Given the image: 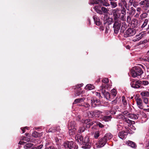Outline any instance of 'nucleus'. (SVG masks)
I'll list each match as a JSON object with an SVG mask.
<instances>
[{
  "label": "nucleus",
  "instance_id": "obj_1",
  "mask_svg": "<svg viewBox=\"0 0 149 149\" xmlns=\"http://www.w3.org/2000/svg\"><path fill=\"white\" fill-rule=\"evenodd\" d=\"M143 72V71L138 66L133 67L130 70L131 74L133 77L141 75Z\"/></svg>",
  "mask_w": 149,
  "mask_h": 149
},
{
  "label": "nucleus",
  "instance_id": "obj_2",
  "mask_svg": "<svg viewBox=\"0 0 149 149\" xmlns=\"http://www.w3.org/2000/svg\"><path fill=\"white\" fill-rule=\"evenodd\" d=\"M64 147L65 148L69 149H78V147L75 146V143L72 141H66L63 144Z\"/></svg>",
  "mask_w": 149,
  "mask_h": 149
},
{
  "label": "nucleus",
  "instance_id": "obj_3",
  "mask_svg": "<svg viewBox=\"0 0 149 149\" xmlns=\"http://www.w3.org/2000/svg\"><path fill=\"white\" fill-rule=\"evenodd\" d=\"M89 137L88 136L85 137L84 140H83V143L81 144L83 145L81 147L84 149L89 148L91 147V143L89 142Z\"/></svg>",
  "mask_w": 149,
  "mask_h": 149
},
{
  "label": "nucleus",
  "instance_id": "obj_4",
  "mask_svg": "<svg viewBox=\"0 0 149 149\" xmlns=\"http://www.w3.org/2000/svg\"><path fill=\"white\" fill-rule=\"evenodd\" d=\"M75 123L71 122L68 127L69 132L70 135H73L75 133L76 128L75 127Z\"/></svg>",
  "mask_w": 149,
  "mask_h": 149
},
{
  "label": "nucleus",
  "instance_id": "obj_5",
  "mask_svg": "<svg viewBox=\"0 0 149 149\" xmlns=\"http://www.w3.org/2000/svg\"><path fill=\"white\" fill-rule=\"evenodd\" d=\"M115 22L114 24L113 27L115 33H117L120 27V22L118 21V20H115Z\"/></svg>",
  "mask_w": 149,
  "mask_h": 149
},
{
  "label": "nucleus",
  "instance_id": "obj_6",
  "mask_svg": "<svg viewBox=\"0 0 149 149\" xmlns=\"http://www.w3.org/2000/svg\"><path fill=\"white\" fill-rule=\"evenodd\" d=\"M136 33V31L133 29H128L125 31L124 36L125 37H127L133 36Z\"/></svg>",
  "mask_w": 149,
  "mask_h": 149
},
{
  "label": "nucleus",
  "instance_id": "obj_7",
  "mask_svg": "<svg viewBox=\"0 0 149 149\" xmlns=\"http://www.w3.org/2000/svg\"><path fill=\"white\" fill-rule=\"evenodd\" d=\"M112 13L113 15V17L114 20H118L120 17V13H119V10L117 8L112 10Z\"/></svg>",
  "mask_w": 149,
  "mask_h": 149
},
{
  "label": "nucleus",
  "instance_id": "obj_8",
  "mask_svg": "<svg viewBox=\"0 0 149 149\" xmlns=\"http://www.w3.org/2000/svg\"><path fill=\"white\" fill-rule=\"evenodd\" d=\"M105 86L104 85H102L100 87V90L101 91L102 93L104 95L105 97L108 100H109L111 98V95L108 92H105V90L104 89Z\"/></svg>",
  "mask_w": 149,
  "mask_h": 149
},
{
  "label": "nucleus",
  "instance_id": "obj_9",
  "mask_svg": "<svg viewBox=\"0 0 149 149\" xmlns=\"http://www.w3.org/2000/svg\"><path fill=\"white\" fill-rule=\"evenodd\" d=\"M107 140L104 137L101 139L97 144V146L98 148H100L104 146L106 143Z\"/></svg>",
  "mask_w": 149,
  "mask_h": 149
},
{
  "label": "nucleus",
  "instance_id": "obj_10",
  "mask_svg": "<svg viewBox=\"0 0 149 149\" xmlns=\"http://www.w3.org/2000/svg\"><path fill=\"white\" fill-rule=\"evenodd\" d=\"M143 113L142 112L140 111L139 114L138 113L137 114L138 116L135 114H131L129 115V116L128 117H130L131 118H132L133 119H137L139 116L141 115V113ZM125 115V116L129 115V113L127 111H125L123 113Z\"/></svg>",
  "mask_w": 149,
  "mask_h": 149
},
{
  "label": "nucleus",
  "instance_id": "obj_11",
  "mask_svg": "<svg viewBox=\"0 0 149 149\" xmlns=\"http://www.w3.org/2000/svg\"><path fill=\"white\" fill-rule=\"evenodd\" d=\"M131 86L134 88H141L140 81H134L131 83Z\"/></svg>",
  "mask_w": 149,
  "mask_h": 149
},
{
  "label": "nucleus",
  "instance_id": "obj_12",
  "mask_svg": "<svg viewBox=\"0 0 149 149\" xmlns=\"http://www.w3.org/2000/svg\"><path fill=\"white\" fill-rule=\"evenodd\" d=\"M136 100L138 107L140 109H143L144 107L143 105L142 101L141 98L137 97L136 98Z\"/></svg>",
  "mask_w": 149,
  "mask_h": 149
},
{
  "label": "nucleus",
  "instance_id": "obj_13",
  "mask_svg": "<svg viewBox=\"0 0 149 149\" xmlns=\"http://www.w3.org/2000/svg\"><path fill=\"white\" fill-rule=\"evenodd\" d=\"M102 113V112L97 110L91 112L90 114L92 115V116H95L96 117H100L101 118V117L102 116L101 115Z\"/></svg>",
  "mask_w": 149,
  "mask_h": 149
},
{
  "label": "nucleus",
  "instance_id": "obj_14",
  "mask_svg": "<svg viewBox=\"0 0 149 149\" xmlns=\"http://www.w3.org/2000/svg\"><path fill=\"white\" fill-rule=\"evenodd\" d=\"M143 34V33L141 32L139 34L136 35L135 37L134 38L133 41L135 42L139 40L142 38Z\"/></svg>",
  "mask_w": 149,
  "mask_h": 149
},
{
  "label": "nucleus",
  "instance_id": "obj_15",
  "mask_svg": "<svg viewBox=\"0 0 149 149\" xmlns=\"http://www.w3.org/2000/svg\"><path fill=\"white\" fill-rule=\"evenodd\" d=\"M83 86V84H78L75 86L74 89L75 92L76 93L77 95H79L81 92V89L80 87Z\"/></svg>",
  "mask_w": 149,
  "mask_h": 149
},
{
  "label": "nucleus",
  "instance_id": "obj_16",
  "mask_svg": "<svg viewBox=\"0 0 149 149\" xmlns=\"http://www.w3.org/2000/svg\"><path fill=\"white\" fill-rule=\"evenodd\" d=\"M127 134V132L123 131L119 133L118 134V136L120 138L122 139H123L126 138V136Z\"/></svg>",
  "mask_w": 149,
  "mask_h": 149
},
{
  "label": "nucleus",
  "instance_id": "obj_17",
  "mask_svg": "<svg viewBox=\"0 0 149 149\" xmlns=\"http://www.w3.org/2000/svg\"><path fill=\"white\" fill-rule=\"evenodd\" d=\"M139 5L140 6H144L148 8L149 7V0L142 1L139 3Z\"/></svg>",
  "mask_w": 149,
  "mask_h": 149
},
{
  "label": "nucleus",
  "instance_id": "obj_18",
  "mask_svg": "<svg viewBox=\"0 0 149 149\" xmlns=\"http://www.w3.org/2000/svg\"><path fill=\"white\" fill-rule=\"evenodd\" d=\"M117 118L118 119H121L127 123H128L130 121V120H129L127 118L125 117L122 114H119L117 115Z\"/></svg>",
  "mask_w": 149,
  "mask_h": 149
},
{
  "label": "nucleus",
  "instance_id": "obj_19",
  "mask_svg": "<svg viewBox=\"0 0 149 149\" xmlns=\"http://www.w3.org/2000/svg\"><path fill=\"white\" fill-rule=\"evenodd\" d=\"M76 141L79 143L81 144L83 142V137L80 135H77L75 137Z\"/></svg>",
  "mask_w": 149,
  "mask_h": 149
},
{
  "label": "nucleus",
  "instance_id": "obj_20",
  "mask_svg": "<svg viewBox=\"0 0 149 149\" xmlns=\"http://www.w3.org/2000/svg\"><path fill=\"white\" fill-rule=\"evenodd\" d=\"M93 19L97 25L98 26L100 25L101 24V22L100 21L99 18L97 16L95 15L93 17Z\"/></svg>",
  "mask_w": 149,
  "mask_h": 149
},
{
  "label": "nucleus",
  "instance_id": "obj_21",
  "mask_svg": "<svg viewBox=\"0 0 149 149\" xmlns=\"http://www.w3.org/2000/svg\"><path fill=\"white\" fill-rule=\"evenodd\" d=\"M102 3L101 0H91L89 2L90 4H99Z\"/></svg>",
  "mask_w": 149,
  "mask_h": 149
},
{
  "label": "nucleus",
  "instance_id": "obj_22",
  "mask_svg": "<svg viewBox=\"0 0 149 149\" xmlns=\"http://www.w3.org/2000/svg\"><path fill=\"white\" fill-rule=\"evenodd\" d=\"M101 118L105 121H109L111 120V116H104L101 117Z\"/></svg>",
  "mask_w": 149,
  "mask_h": 149
},
{
  "label": "nucleus",
  "instance_id": "obj_23",
  "mask_svg": "<svg viewBox=\"0 0 149 149\" xmlns=\"http://www.w3.org/2000/svg\"><path fill=\"white\" fill-rule=\"evenodd\" d=\"M103 137L106 139L107 141L108 140H109L112 138V135L111 134L109 133L106 134Z\"/></svg>",
  "mask_w": 149,
  "mask_h": 149
},
{
  "label": "nucleus",
  "instance_id": "obj_24",
  "mask_svg": "<svg viewBox=\"0 0 149 149\" xmlns=\"http://www.w3.org/2000/svg\"><path fill=\"white\" fill-rule=\"evenodd\" d=\"M100 6H95L94 7V9L96 11V12L100 14H102V12L100 10Z\"/></svg>",
  "mask_w": 149,
  "mask_h": 149
},
{
  "label": "nucleus",
  "instance_id": "obj_25",
  "mask_svg": "<svg viewBox=\"0 0 149 149\" xmlns=\"http://www.w3.org/2000/svg\"><path fill=\"white\" fill-rule=\"evenodd\" d=\"M128 145L132 148H135L136 147V145L135 143L133 142L129 141L127 142Z\"/></svg>",
  "mask_w": 149,
  "mask_h": 149
},
{
  "label": "nucleus",
  "instance_id": "obj_26",
  "mask_svg": "<svg viewBox=\"0 0 149 149\" xmlns=\"http://www.w3.org/2000/svg\"><path fill=\"white\" fill-rule=\"evenodd\" d=\"M140 84L141 86V88H143L142 85L146 86L149 84V82L147 81H140Z\"/></svg>",
  "mask_w": 149,
  "mask_h": 149
},
{
  "label": "nucleus",
  "instance_id": "obj_27",
  "mask_svg": "<svg viewBox=\"0 0 149 149\" xmlns=\"http://www.w3.org/2000/svg\"><path fill=\"white\" fill-rule=\"evenodd\" d=\"M94 88V86L91 84H88L85 87V88L86 89H88L89 90H91L93 89Z\"/></svg>",
  "mask_w": 149,
  "mask_h": 149
},
{
  "label": "nucleus",
  "instance_id": "obj_28",
  "mask_svg": "<svg viewBox=\"0 0 149 149\" xmlns=\"http://www.w3.org/2000/svg\"><path fill=\"white\" fill-rule=\"evenodd\" d=\"M84 98H81L76 99L75 100L73 103L76 104L78 103H81L84 101Z\"/></svg>",
  "mask_w": 149,
  "mask_h": 149
},
{
  "label": "nucleus",
  "instance_id": "obj_29",
  "mask_svg": "<svg viewBox=\"0 0 149 149\" xmlns=\"http://www.w3.org/2000/svg\"><path fill=\"white\" fill-rule=\"evenodd\" d=\"M141 95L143 97H148L149 95V93L148 91H144L141 92Z\"/></svg>",
  "mask_w": 149,
  "mask_h": 149
},
{
  "label": "nucleus",
  "instance_id": "obj_30",
  "mask_svg": "<svg viewBox=\"0 0 149 149\" xmlns=\"http://www.w3.org/2000/svg\"><path fill=\"white\" fill-rule=\"evenodd\" d=\"M33 146V144L31 143H28L26 144L24 146V148L25 149H27L30 148H31Z\"/></svg>",
  "mask_w": 149,
  "mask_h": 149
},
{
  "label": "nucleus",
  "instance_id": "obj_31",
  "mask_svg": "<svg viewBox=\"0 0 149 149\" xmlns=\"http://www.w3.org/2000/svg\"><path fill=\"white\" fill-rule=\"evenodd\" d=\"M59 129H55L54 128H50L49 130H48L49 132H54L56 131H59Z\"/></svg>",
  "mask_w": 149,
  "mask_h": 149
},
{
  "label": "nucleus",
  "instance_id": "obj_32",
  "mask_svg": "<svg viewBox=\"0 0 149 149\" xmlns=\"http://www.w3.org/2000/svg\"><path fill=\"white\" fill-rule=\"evenodd\" d=\"M96 102L97 103V101H95V100L94 99H93L92 98H91V105L92 107H95V106L96 104Z\"/></svg>",
  "mask_w": 149,
  "mask_h": 149
},
{
  "label": "nucleus",
  "instance_id": "obj_33",
  "mask_svg": "<svg viewBox=\"0 0 149 149\" xmlns=\"http://www.w3.org/2000/svg\"><path fill=\"white\" fill-rule=\"evenodd\" d=\"M101 2L102 3H100V5H102V4L103 6H109V4L107 2H106L105 1H103L101 0Z\"/></svg>",
  "mask_w": 149,
  "mask_h": 149
},
{
  "label": "nucleus",
  "instance_id": "obj_34",
  "mask_svg": "<svg viewBox=\"0 0 149 149\" xmlns=\"http://www.w3.org/2000/svg\"><path fill=\"white\" fill-rule=\"evenodd\" d=\"M148 22V19H145L143 24H142V25L141 26V28H144L147 24Z\"/></svg>",
  "mask_w": 149,
  "mask_h": 149
},
{
  "label": "nucleus",
  "instance_id": "obj_35",
  "mask_svg": "<svg viewBox=\"0 0 149 149\" xmlns=\"http://www.w3.org/2000/svg\"><path fill=\"white\" fill-rule=\"evenodd\" d=\"M111 94L113 97L115 96L116 94V90L115 89H112L111 91Z\"/></svg>",
  "mask_w": 149,
  "mask_h": 149
},
{
  "label": "nucleus",
  "instance_id": "obj_36",
  "mask_svg": "<svg viewBox=\"0 0 149 149\" xmlns=\"http://www.w3.org/2000/svg\"><path fill=\"white\" fill-rule=\"evenodd\" d=\"M32 136L36 138L39 136V134L37 132H34L32 133Z\"/></svg>",
  "mask_w": 149,
  "mask_h": 149
},
{
  "label": "nucleus",
  "instance_id": "obj_37",
  "mask_svg": "<svg viewBox=\"0 0 149 149\" xmlns=\"http://www.w3.org/2000/svg\"><path fill=\"white\" fill-rule=\"evenodd\" d=\"M111 7L113 8H115L117 6V4L116 2H111Z\"/></svg>",
  "mask_w": 149,
  "mask_h": 149
},
{
  "label": "nucleus",
  "instance_id": "obj_38",
  "mask_svg": "<svg viewBox=\"0 0 149 149\" xmlns=\"http://www.w3.org/2000/svg\"><path fill=\"white\" fill-rule=\"evenodd\" d=\"M113 19L111 18H108L107 19V22L109 23V24H111L113 22Z\"/></svg>",
  "mask_w": 149,
  "mask_h": 149
},
{
  "label": "nucleus",
  "instance_id": "obj_39",
  "mask_svg": "<svg viewBox=\"0 0 149 149\" xmlns=\"http://www.w3.org/2000/svg\"><path fill=\"white\" fill-rule=\"evenodd\" d=\"M100 136V133L99 131L95 132L94 135L95 138H97Z\"/></svg>",
  "mask_w": 149,
  "mask_h": 149
},
{
  "label": "nucleus",
  "instance_id": "obj_40",
  "mask_svg": "<svg viewBox=\"0 0 149 149\" xmlns=\"http://www.w3.org/2000/svg\"><path fill=\"white\" fill-rule=\"evenodd\" d=\"M43 145L41 144L37 147H35L32 149H41L43 147Z\"/></svg>",
  "mask_w": 149,
  "mask_h": 149
},
{
  "label": "nucleus",
  "instance_id": "obj_41",
  "mask_svg": "<svg viewBox=\"0 0 149 149\" xmlns=\"http://www.w3.org/2000/svg\"><path fill=\"white\" fill-rule=\"evenodd\" d=\"M84 107L86 108V110H87L89 109V107H90L89 105L87 103H85L84 105Z\"/></svg>",
  "mask_w": 149,
  "mask_h": 149
},
{
  "label": "nucleus",
  "instance_id": "obj_42",
  "mask_svg": "<svg viewBox=\"0 0 149 149\" xmlns=\"http://www.w3.org/2000/svg\"><path fill=\"white\" fill-rule=\"evenodd\" d=\"M130 129L132 131L134 130H136V128L135 127L132 125H130Z\"/></svg>",
  "mask_w": 149,
  "mask_h": 149
},
{
  "label": "nucleus",
  "instance_id": "obj_43",
  "mask_svg": "<svg viewBox=\"0 0 149 149\" xmlns=\"http://www.w3.org/2000/svg\"><path fill=\"white\" fill-rule=\"evenodd\" d=\"M84 127H82L79 129V133L83 132H84Z\"/></svg>",
  "mask_w": 149,
  "mask_h": 149
},
{
  "label": "nucleus",
  "instance_id": "obj_44",
  "mask_svg": "<svg viewBox=\"0 0 149 149\" xmlns=\"http://www.w3.org/2000/svg\"><path fill=\"white\" fill-rule=\"evenodd\" d=\"M102 82L104 83L107 84L109 82L108 79L107 78H104L102 80Z\"/></svg>",
  "mask_w": 149,
  "mask_h": 149
},
{
  "label": "nucleus",
  "instance_id": "obj_45",
  "mask_svg": "<svg viewBox=\"0 0 149 149\" xmlns=\"http://www.w3.org/2000/svg\"><path fill=\"white\" fill-rule=\"evenodd\" d=\"M101 9L102 11L104 13H107L108 11L107 9L104 7H102Z\"/></svg>",
  "mask_w": 149,
  "mask_h": 149
},
{
  "label": "nucleus",
  "instance_id": "obj_46",
  "mask_svg": "<svg viewBox=\"0 0 149 149\" xmlns=\"http://www.w3.org/2000/svg\"><path fill=\"white\" fill-rule=\"evenodd\" d=\"M143 101L146 104H147L148 103V100L147 98L144 97L143 98Z\"/></svg>",
  "mask_w": 149,
  "mask_h": 149
},
{
  "label": "nucleus",
  "instance_id": "obj_47",
  "mask_svg": "<svg viewBox=\"0 0 149 149\" xmlns=\"http://www.w3.org/2000/svg\"><path fill=\"white\" fill-rule=\"evenodd\" d=\"M143 60L145 61H148L149 62V56L143 57Z\"/></svg>",
  "mask_w": 149,
  "mask_h": 149
},
{
  "label": "nucleus",
  "instance_id": "obj_48",
  "mask_svg": "<svg viewBox=\"0 0 149 149\" xmlns=\"http://www.w3.org/2000/svg\"><path fill=\"white\" fill-rule=\"evenodd\" d=\"M122 102L123 103V104L124 105H125L126 104H127V102H126V100H125V99H124V97H122Z\"/></svg>",
  "mask_w": 149,
  "mask_h": 149
},
{
  "label": "nucleus",
  "instance_id": "obj_49",
  "mask_svg": "<svg viewBox=\"0 0 149 149\" xmlns=\"http://www.w3.org/2000/svg\"><path fill=\"white\" fill-rule=\"evenodd\" d=\"M125 9L124 8H123L121 11V13L123 14V15H125L126 12H125Z\"/></svg>",
  "mask_w": 149,
  "mask_h": 149
},
{
  "label": "nucleus",
  "instance_id": "obj_50",
  "mask_svg": "<svg viewBox=\"0 0 149 149\" xmlns=\"http://www.w3.org/2000/svg\"><path fill=\"white\" fill-rule=\"evenodd\" d=\"M146 74L147 77L148 78H149V68L147 69Z\"/></svg>",
  "mask_w": 149,
  "mask_h": 149
},
{
  "label": "nucleus",
  "instance_id": "obj_51",
  "mask_svg": "<svg viewBox=\"0 0 149 149\" xmlns=\"http://www.w3.org/2000/svg\"><path fill=\"white\" fill-rule=\"evenodd\" d=\"M97 125H98L99 127L101 128H102L104 127V125L100 123H97Z\"/></svg>",
  "mask_w": 149,
  "mask_h": 149
},
{
  "label": "nucleus",
  "instance_id": "obj_52",
  "mask_svg": "<svg viewBox=\"0 0 149 149\" xmlns=\"http://www.w3.org/2000/svg\"><path fill=\"white\" fill-rule=\"evenodd\" d=\"M21 129L22 131V133H23L25 132V130L27 129V127H25L24 128H21Z\"/></svg>",
  "mask_w": 149,
  "mask_h": 149
},
{
  "label": "nucleus",
  "instance_id": "obj_53",
  "mask_svg": "<svg viewBox=\"0 0 149 149\" xmlns=\"http://www.w3.org/2000/svg\"><path fill=\"white\" fill-rule=\"evenodd\" d=\"M147 14L146 13H144L141 15L142 18H144L147 17Z\"/></svg>",
  "mask_w": 149,
  "mask_h": 149
},
{
  "label": "nucleus",
  "instance_id": "obj_54",
  "mask_svg": "<svg viewBox=\"0 0 149 149\" xmlns=\"http://www.w3.org/2000/svg\"><path fill=\"white\" fill-rule=\"evenodd\" d=\"M45 149H55L54 147L53 146H51L49 147H46Z\"/></svg>",
  "mask_w": 149,
  "mask_h": 149
},
{
  "label": "nucleus",
  "instance_id": "obj_55",
  "mask_svg": "<svg viewBox=\"0 0 149 149\" xmlns=\"http://www.w3.org/2000/svg\"><path fill=\"white\" fill-rule=\"evenodd\" d=\"M29 139L28 138H27L26 137H22L21 138V139L23 140H25L28 141V140H28V139Z\"/></svg>",
  "mask_w": 149,
  "mask_h": 149
},
{
  "label": "nucleus",
  "instance_id": "obj_56",
  "mask_svg": "<svg viewBox=\"0 0 149 149\" xmlns=\"http://www.w3.org/2000/svg\"><path fill=\"white\" fill-rule=\"evenodd\" d=\"M126 2L130 3V4H132L133 3V0H125Z\"/></svg>",
  "mask_w": 149,
  "mask_h": 149
},
{
  "label": "nucleus",
  "instance_id": "obj_57",
  "mask_svg": "<svg viewBox=\"0 0 149 149\" xmlns=\"http://www.w3.org/2000/svg\"><path fill=\"white\" fill-rule=\"evenodd\" d=\"M93 123H88V124H87L86 125V127H90V125H92L93 124Z\"/></svg>",
  "mask_w": 149,
  "mask_h": 149
},
{
  "label": "nucleus",
  "instance_id": "obj_58",
  "mask_svg": "<svg viewBox=\"0 0 149 149\" xmlns=\"http://www.w3.org/2000/svg\"><path fill=\"white\" fill-rule=\"evenodd\" d=\"M95 94H96V95L98 96L99 97H100V93H98V92H96L95 93Z\"/></svg>",
  "mask_w": 149,
  "mask_h": 149
},
{
  "label": "nucleus",
  "instance_id": "obj_59",
  "mask_svg": "<svg viewBox=\"0 0 149 149\" xmlns=\"http://www.w3.org/2000/svg\"><path fill=\"white\" fill-rule=\"evenodd\" d=\"M135 10H134V9L132 10V11L131 12V14L132 15H134L135 13Z\"/></svg>",
  "mask_w": 149,
  "mask_h": 149
},
{
  "label": "nucleus",
  "instance_id": "obj_60",
  "mask_svg": "<svg viewBox=\"0 0 149 149\" xmlns=\"http://www.w3.org/2000/svg\"><path fill=\"white\" fill-rule=\"evenodd\" d=\"M117 102V101L116 100H114L112 101V103L113 104H115Z\"/></svg>",
  "mask_w": 149,
  "mask_h": 149
},
{
  "label": "nucleus",
  "instance_id": "obj_61",
  "mask_svg": "<svg viewBox=\"0 0 149 149\" xmlns=\"http://www.w3.org/2000/svg\"><path fill=\"white\" fill-rule=\"evenodd\" d=\"M24 143V141H20L19 142V144L21 145H22Z\"/></svg>",
  "mask_w": 149,
  "mask_h": 149
},
{
  "label": "nucleus",
  "instance_id": "obj_62",
  "mask_svg": "<svg viewBox=\"0 0 149 149\" xmlns=\"http://www.w3.org/2000/svg\"><path fill=\"white\" fill-rule=\"evenodd\" d=\"M141 10V8H140L138 7L136 9V10L140 12Z\"/></svg>",
  "mask_w": 149,
  "mask_h": 149
},
{
  "label": "nucleus",
  "instance_id": "obj_63",
  "mask_svg": "<svg viewBox=\"0 0 149 149\" xmlns=\"http://www.w3.org/2000/svg\"><path fill=\"white\" fill-rule=\"evenodd\" d=\"M100 29L102 31H103L104 29V27L103 26H100Z\"/></svg>",
  "mask_w": 149,
  "mask_h": 149
},
{
  "label": "nucleus",
  "instance_id": "obj_64",
  "mask_svg": "<svg viewBox=\"0 0 149 149\" xmlns=\"http://www.w3.org/2000/svg\"><path fill=\"white\" fill-rule=\"evenodd\" d=\"M143 110H144V111H149V108L148 109H143Z\"/></svg>",
  "mask_w": 149,
  "mask_h": 149
}]
</instances>
